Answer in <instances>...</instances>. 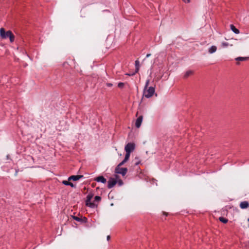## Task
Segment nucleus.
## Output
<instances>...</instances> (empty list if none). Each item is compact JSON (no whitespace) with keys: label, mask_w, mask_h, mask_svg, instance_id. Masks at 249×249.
<instances>
[{"label":"nucleus","mask_w":249,"mask_h":249,"mask_svg":"<svg viewBox=\"0 0 249 249\" xmlns=\"http://www.w3.org/2000/svg\"><path fill=\"white\" fill-rule=\"evenodd\" d=\"M149 84V80H146L144 89L143 90V95L146 98H150L153 96L155 92V88L153 87H150L147 89Z\"/></svg>","instance_id":"obj_1"},{"label":"nucleus","mask_w":249,"mask_h":249,"mask_svg":"<svg viewBox=\"0 0 249 249\" xmlns=\"http://www.w3.org/2000/svg\"><path fill=\"white\" fill-rule=\"evenodd\" d=\"M93 196V194L92 193H89L87 195L86 200V205L91 208H94L97 207V205L94 202H91V200Z\"/></svg>","instance_id":"obj_2"},{"label":"nucleus","mask_w":249,"mask_h":249,"mask_svg":"<svg viewBox=\"0 0 249 249\" xmlns=\"http://www.w3.org/2000/svg\"><path fill=\"white\" fill-rule=\"evenodd\" d=\"M127 172V169L126 168H122L118 166H117L115 170V173L121 174L123 176H125Z\"/></svg>","instance_id":"obj_3"},{"label":"nucleus","mask_w":249,"mask_h":249,"mask_svg":"<svg viewBox=\"0 0 249 249\" xmlns=\"http://www.w3.org/2000/svg\"><path fill=\"white\" fill-rule=\"evenodd\" d=\"M11 33L12 32L11 31L5 32V30L3 28H1L0 29V36L2 39H6L8 37Z\"/></svg>","instance_id":"obj_4"},{"label":"nucleus","mask_w":249,"mask_h":249,"mask_svg":"<svg viewBox=\"0 0 249 249\" xmlns=\"http://www.w3.org/2000/svg\"><path fill=\"white\" fill-rule=\"evenodd\" d=\"M135 149V144L133 143H128L125 146L124 149L126 152H132Z\"/></svg>","instance_id":"obj_5"},{"label":"nucleus","mask_w":249,"mask_h":249,"mask_svg":"<svg viewBox=\"0 0 249 249\" xmlns=\"http://www.w3.org/2000/svg\"><path fill=\"white\" fill-rule=\"evenodd\" d=\"M117 181L116 179H114L113 178H110L108 181V188H112L117 183Z\"/></svg>","instance_id":"obj_6"},{"label":"nucleus","mask_w":249,"mask_h":249,"mask_svg":"<svg viewBox=\"0 0 249 249\" xmlns=\"http://www.w3.org/2000/svg\"><path fill=\"white\" fill-rule=\"evenodd\" d=\"M83 177V175L71 176L69 178V181H77Z\"/></svg>","instance_id":"obj_7"},{"label":"nucleus","mask_w":249,"mask_h":249,"mask_svg":"<svg viewBox=\"0 0 249 249\" xmlns=\"http://www.w3.org/2000/svg\"><path fill=\"white\" fill-rule=\"evenodd\" d=\"M143 119L142 116H140L136 120L135 122V126L137 128H139L142 124V121Z\"/></svg>","instance_id":"obj_8"},{"label":"nucleus","mask_w":249,"mask_h":249,"mask_svg":"<svg viewBox=\"0 0 249 249\" xmlns=\"http://www.w3.org/2000/svg\"><path fill=\"white\" fill-rule=\"evenodd\" d=\"M240 207L242 209H246L249 207V203L247 201L241 202L240 204Z\"/></svg>","instance_id":"obj_9"},{"label":"nucleus","mask_w":249,"mask_h":249,"mask_svg":"<svg viewBox=\"0 0 249 249\" xmlns=\"http://www.w3.org/2000/svg\"><path fill=\"white\" fill-rule=\"evenodd\" d=\"M95 180L97 182H101L105 183L107 181L106 179L103 176H99L95 178Z\"/></svg>","instance_id":"obj_10"},{"label":"nucleus","mask_w":249,"mask_h":249,"mask_svg":"<svg viewBox=\"0 0 249 249\" xmlns=\"http://www.w3.org/2000/svg\"><path fill=\"white\" fill-rule=\"evenodd\" d=\"M249 59L248 57H238L235 58V60L237 61V64L239 65V61H246Z\"/></svg>","instance_id":"obj_11"},{"label":"nucleus","mask_w":249,"mask_h":249,"mask_svg":"<svg viewBox=\"0 0 249 249\" xmlns=\"http://www.w3.org/2000/svg\"><path fill=\"white\" fill-rule=\"evenodd\" d=\"M217 50V47L215 46H212L211 47H210L209 49V53H215Z\"/></svg>","instance_id":"obj_12"},{"label":"nucleus","mask_w":249,"mask_h":249,"mask_svg":"<svg viewBox=\"0 0 249 249\" xmlns=\"http://www.w3.org/2000/svg\"><path fill=\"white\" fill-rule=\"evenodd\" d=\"M193 73H194V71H191V70L188 71L185 73L184 77L185 78H187L189 76L192 75L193 74Z\"/></svg>","instance_id":"obj_13"},{"label":"nucleus","mask_w":249,"mask_h":249,"mask_svg":"<svg viewBox=\"0 0 249 249\" xmlns=\"http://www.w3.org/2000/svg\"><path fill=\"white\" fill-rule=\"evenodd\" d=\"M231 29L234 33L236 34L239 33V30L236 28L233 25H231Z\"/></svg>","instance_id":"obj_14"},{"label":"nucleus","mask_w":249,"mask_h":249,"mask_svg":"<svg viewBox=\"0 0 249 249\" xmlns=\"http://www.w3.org/2000/svg\"><path fill=\"white\" fill-rule=\"evenodd\" d=\"M135 64L136 67L135 72H138L140 69L139 61L138 60H136Z\"/></svg>","instance_id":"obj_15"},{"label":"nucleus","mask_w":249,"mask_h":249,"mask_svg":"<svg viewBox=\"0 0 249 249\" xmlns=\"http://www.w3.org/2000/svg\"><path fill=\"white\" fill-rule=\"evenodd\" d=\"M219 220L223 223H227L228 221V220L223 217H220L219 218Z\"/></svg>","instance_id":"obj_16"},{"label":"nucleus","mask_w":249,"mask_h":249,"mask_svg":"<svg viewBox=\"0 0 249 249\" xmlns=\"http://www.w3.org/2000/svg\"><path fill=\"white\" fill-rule=\"evenodd\" d=\"M133 162L135 165H138L140 163V160L138 158L136 157L134 160Z\"/></svg>","instance_id":"obj_17"},{"label":"nucleus","mask_w":249,"mask_h":249,"mask_svg":"<svg viewBox=\"0 0 249 249\" xmlns=\"http://www.w3.org/2000/svg\"><path fill=\"white\" fill-rule=\"evenodd\" d=\"M8 37H9L10 41L11 42H14L15 39V36L12 33H11V34Z\"/></svg>","instance_id":"obj_18"},{"label":"nucleus","mask_w":249,"mask_h":249,"mask_svg":"<svg viewBox=\"0 0 249 249\" xmlns=\"http://www.w3.org/2000/svg\"><path fill=\"white\" fill-rule=\"evenodd\" d=\"M130 155V152H126V154H125L124 160H125L126 161H127L129 160Z\"/></svg>","instance_id":"obj_19"},{"label":"nucleus","mask_w":249,"mask_h":249,"mask_svg":"<svg viewBox=\"0 0 249 249\" xmlns=\"http://www.w3.org/2000/svg\"><path fill=\"white\" fill-rule=\"evenodd\" d=\"M101 200V197L99 196H96L94 197V201L97 202H99Z\"/></svg>","instance_id":"obj_20"},{"label":"nucleus","mask_w":249,"mask_h":249,"mask_svg":"<svg viewBox=\"0 0 249 249\" xmlns=\"http://www.w3.org/2000/svg\"><path fill=\"white\" fill-rule=\"evenodd\" d=\"M73 218L74 219H75V220H76L77 221H79V222H82V218L78 217L77 216H73Z\"/></svg>","instance_id":"obj_21"},{"label":"nucleus","mask_w":249,"mask_h":249,"mask_svg":"<svg viewBox=\"0 0 249 249\" xmlns=\"http://www.w3.org/2000/svg\"><path fill=\"white\" fill-rule=\"evenodd\" d=\"M127 161H126L124 159V160L121 162L117 166L118 167H121L124 163H125Z\"/></svg>","instance_id":"obj_22"},{"label":"nucleus","mask_w":249,"mask_h":249,"mask_svg":"<svg viewBox=\"0 0 249 249\" xmlns=\"http://www.w3.org/2000/svg\"><path fill=\"white\" fill-rule=\"evenodd\" d=\"M71 183V181L68 180H63V184L66 185H69V184Z\"/></svg>","instance_id":"obj_23"},{"label":"nucleus","mask_w":249,"mask_h":249,"mask_svg":"<svg viewBox=\"0 0 249 249\" xmlns=\"http://www.w3.org/2000/svg\"><path fill=\"white\" fill-rule=\"evenodd\" d=\"M124 86V83L120 82L118 84V87L120 88H122Z\"/></svg>","instance_id":"obj_24"},{"label":"nucleus","mask_w":249,"mask_h":249,"mask_svg":"<svg viewBox=\"0 0 249 249\" xmlns=\"http://www.w3.org/2000/svg\"><path fill=\"white\" fill-rule=\"evenodd\" d=\"M117 182L119 186H122L123 184V181L121 179H119Z\"/></svg>","instance_id":"obj_25"},{"label":"nucleus","mask_w":249,"mask_h":249,"mask_svg":"<svg viewBox=\"0 0 249 249\" xmlns=\"http://www.w3.org/2000/svg\"><path fill=\"white\" fill-rule=\"evenodd\" d=\"M222 45L223 47H227L228 45V43L227 42H223Z\"/></svg>","instance_id":"obj_26"},{"label":"nucleus","mask_w":249,"mask_h":249,"mask_svg":"<svg viewBox=\"0 0 249 249\" xmlns=\"http://www.w3.org/2000/svg\"><path fill=\"white\" fill-rule=\"evenodd\" d=\"M70 186H71V187L72 188H75V185L72 183V182H71V183L69 184V185Z\"/></svg>","instance_id":"obj_27"},{"label":"nucleus","mask_w":249,"mask_h":249,"mask_svg":"<svg viewBox=\"0 0 249 249\" xmlns=\"http://www.w3.org/2000/svg\"><path fill=\"white\" fill-rule=\"evenodd\" d=\"M137 73V72H133V73H127V74H127V75H128L131 76V75H135V73Z\"/></svg>","instance_id":"obj_28"},{"label":"nucleus","mask_w":249,"mask_h":249,"mask_svg":"<svg viewBox=\"0 0 249 249\" xmlns=\"http://www.w3.org/2000/svg\"><path fill=\"white\" fill-rule=\"evenodd\" d=\"M110 239V235H107V241H109Z\"/></svg>","instance_id":"obj_29"},{"label":"nucleus","mask_w":249,"mask_h":249,"mask_svg":"<svg viewBox=\"0 0 249 249\" xmlns=\"http://www.w3.org/2000/svg\"><path fill=\"white\" fill-rule=\"evenodd\" d=\"M184 2H186V3H189L190 2V0H182Z\"/></svg>","instance_id":"obj_30"},{"label":"nucleus","mask_w":249,"mask_h":249,"mask_svg":"<svg viewBox=\"0 0 249 249\" xmlns=\"http://www.w3.org/2000/svg\"><path fill=\"white\" fill-rule=\"evenodd\" d=\"M107 86L108 87H111L112 86V84L111 83H108L107 84Z\"/></svg>","instance_id":"obj_31"},{"label":"nucleus","mask_w":249,"mask_h":249,"mask_svg":"<svg viewBox=\"0 0 249 249\" xmlns=\"http://www.w3.org/2000/svg\"><path fill=\"white\" fill-rule=\"evenodd\" d=\"M150 56H151V54H150V53H148V54H147V55H146V57H149Z\"/></svg>","instance_id":"obj_32"},{"label":"nucleus","mask_w":249,"mask_h":249,"mask_svg":"<svg viewBox=\"0 0 249 249\" xmlns=\"http://www.w3.org/2000/svg\"><path fill=\"white\" fill-rule=\"evenodd\" d=\"M6 159H7V160L9 159V156L8 155L6 156Z\"/></svg>","instance_id":"obj_33"},{"label":"nucleus","mask_w":249,"mask_h":249,"mask_svg":"<svg viewBox=\"0 0 249 249\" xmlns=\"http://www.w3.org/2000/svg\"><path fill=\"white\" fill-rule=\"evenodd\" d=\"M115 178L116 179H118V175H115Z\"/></svg>","instance_id":"obj_34"},{"label":"nucleus","mask_w":249,"mask_h":249,"mask_svg":"<svg viewBox=\"0 0 249 249\" xmlns=\"http://www.w3.org/2000/svg\"><path fill=\"white\" fill-rule=\"evenodd\" d=\"M164 213V214H165V215H167V213H166L165 212H164V213Z\"/></svg>","instance_id":"obj_35"}]
</instances>
